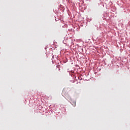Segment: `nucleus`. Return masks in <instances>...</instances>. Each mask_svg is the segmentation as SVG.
<instances>
[{
  "instance_id": "f257e3e1",
  "label": "nucleus",
  "mask_w": 130,
  "mask_h": 130,
  "mask_svg": "<svg viewBox=\"0 0 130 130\" xmlns=\"http://www.w3.org/2000/svg\"><path fill=\"white\" fill-rule=\"evenodd\" d=\"M72 105H73L74 106H76V102H74L73 104H72Z\"/></svg>"
},
{
  "instance_id": "f03ea898",
  "label": "nucleus",
  "mask_w": 130,
  "mask_h": 130,
  "mask_svg": "<svg viewBox=\"0 0 130 130\" xmlns=\"http://www.w3.org/2000/svg\"><path fill=\"white\" fill-rule=\"evenodd\" d=\"M70 99H72L71 98H70Z\"/></svg>"
}]
</instances>
